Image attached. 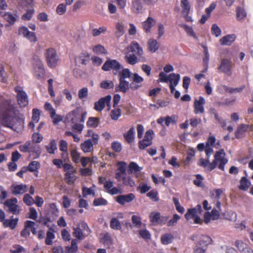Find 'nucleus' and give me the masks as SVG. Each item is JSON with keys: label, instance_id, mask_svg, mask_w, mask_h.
<instances>
[{"label": "nucleus", "instance_id": "nucleus-55", "mask_svg": "<svg viewBox=\"0 0 253 253\" xmlns=\"http://www.w3.org/2000/svg\"><path fill=\"white\" fill-rule=\"evenodd\" d=\"M181 27L184 29L187 34L190 36L193 37L195 39H197V37L194 33L193 28L186 24H183Z\"/></svg>", "mask_w": 253, "mask_h": 253}, {"label": "nucleus", "instance_id": "nucleus-47", "mask_svg": "<svg viewBox=\"0 0 253 253\" xmlns=\"http://www.w3.org/2000/svg\"><path fill=\"white\" fill-rule=\"evenodd\" d=\"M151 189V186L144 182H141L137 187V190L141 194H144Z\"/></svg>", "mask_w": 253, "mask_h": 253}, {"label": "nucleus", "instance_id": "nucleus-61", "mask_svg": "<svg viewBox=\"0 0 253 253\" xmlns=\"http://www.w3.org/2000/svg\"><path fill=\"white\" fill-rule=\"evenodd\" d=\"M123 184L125 185L129 186L130 187H133L135 186V183L132 178L129 176H125L122 181Z\"/></svg>", "mask_w": 253, "mask_h": 253}, {"label": "nucleus", "instance_id": "nucleus-12", "mask_svg": "<svg viewBox=\"0 0 253 253\" xmlns=\"http://www.w3.org/2000/svg\"><path fill=\"white\" fill-rule=\"evenodd\" d=\"M19 149L23 152H35L38 154L41 153L39 147L34 145L30 141H27L23 145H20Z\"/></svg>", "mask_w": 253, "mask_h": 253}, {"label": "nucleus", "instance_id": "nucleus-46", "mask_svg": "<svg viewBox=\"0 0 253 253\" xmlns=\"http://www.w3.org/2000/svg\"><path fill=\"white\" fill-rule=\"evenodd\" d=\"M83 196L84 197H86L88 195H92L93 197L95 196V187L92 186L90 188L84 187L82 189Z\"/></svg>", "mask_w": 253, "mask_h": 253}, {"label": "nucleus", "instance_id": "nucleus-48", "mask_svg": "<svg viewBox=\"0 0 253 253\" xmlns=\"http://www.w3.org/2000/svg\"><path fill=\"white\" fill-rule=\"evenodd\" d=\"M99 123V120L96 117H90L87 122V125L91 127H97Z\"/></svg>", "mask_w": 253, "mask_h": 253}, {"label": "nucleus", "instance_id": "nucleus-30", "mask_svg": "<svg viewBox=\"0 0 253 253\" xmlns=\"http://www.w3.org/2000/svg\"><path fill=\"white\" fill-rule=\"evenodd\" d=\"M130 48L131 52L136 53L138 56H141L143 53V49L140 46L138 42L133 41L130 44Z\"/></svg>", "mask_w": 253, "mask_h": 253}, {"label": "nucleus", "instance_id": "nucleus-51", "mask_svg": "<svg viewBox=\"0 0 253 253\" xmlns=\"http://www.w3.org/2000/svg\"><path fill=\"white\" fill-rule=\"evenodd\" d=\"M67 4L64 3H60L56 7V12L57 14L62 15L67 11Z\"/></svg>", "mask_w": 253, "mask_h": 253}, {"label": "nucleus", "instance_id": "nucleus-28", "mask_svg": "<svg viewBox=\"0 0 253 253\" xmlns=\"http://www.w3.org/2000/svg\"><path fill=\"white\" fill-rule=\"evenodd\" d=\"M212 242L211 238L208 235H202L201 236L199 241L197 245L205 248H208V246Z\"/></svg>", "mask_w": 253, "mask_h": 253}, {"label": "nucleus", "instance_id": "nucleus-7", "mask_svg": "<svg viewBox=\"0 0 253 253\" xmlns=\"http://www.w3.org/2000/svg\"><path fill=\"white\" fill-rule=\"evenodd\" d=\"M111 99L112 97L110 95L100 98L98 101L94 103V110L98 112H101L104 109L105 105H107L108 110H110Z\"/></svg>", "mask_w": 253, "mask_h": 253}, {"label": "nucleus", "instance_id": "nucleus-22", "mask_svg": "<svg viewBox=\"0 0 253 253\" xmlns=\"http://www.w3.org/2000/svg\"><path fill=\"white\" fill-rule=\"evenodd\" d=\"M156 20L151 16L147 17L142 23L143 28L146 33L151 32V28L156 24Z\"/></svg>", "mask_w": 253, "mask_h": 253}, {"label": "nucleus", "instance_id": "nucleus-24", "mask_svg": "<svg viewBox=\"0 0 253 253\" xmlns=\"http://www.w3.org/2000/svg\"><path fill=\"white\" fill-rule=\"evenodd\" d=\"M18 222V218H14L12 216L9 219H4L3 222V225L5 227H8L11 229H14L16 227Z\"/></svg>", "mask_w": 253, "mask_h": 253}, {"label": "nucleus", "instance_id": "nucleus-6", "mask_svg": "<svg viewBox=\"0 0 253 253\" xmlns=\"http://www.w3.org/2000/svg\"><path fill=\"white\" fill-rule=\"evenodd\" d=\"M213 147L219 149L220 145L219 141L216 142V139L214 136L210 135L207 140L205 146V152L206 156L208 158H210V157L213 152Z\"/></svg>", "mask_w": 253, "mask_h": 253}, {"label": "nucleus", "instance_id": "nucleus-27", "mask_svg": "<svg viewBox=\"0 0 253 253\" xmlns=\"http://www.w3.org/2000/svg\"><path fill=\"white\" fill-rule=\"evenodd\" d=\"M135 196L133 194H129L127 195H121L117 197V201L121 205H124L126 203L132 201Z\"/></svg>", "mask_w": 253, "mask_h": 253}, {"label": "nucleus", "instance_id": "nucleus-11", "mask_svg": "<svg viewBox=\"0 0 253 253\" xmlns=\"http://www.w3.org/2000/svg\"><path fill=\"white\" fill-rule=\"evenodd\" d=\"M35 60L34 63V75L39 79L42 78L44 75V70L42 61L39 58Z\"/></svg>", "mask_w": 253, "mask_h": 253}, {"label": "nucleus", "instance_id": "nucleus-25", "mask_svg": "<svg viewBox=\"0 0 253 253\" xmlns=\"http://www.w3.org/2000/svg\"><path fill=\"white\" fill-rule=\"evenodd\" d=\"M235 245L241 251V253H253V250L241 241H237Z\"/></svg>", "mask_w": 253, "mask_h": 253}, {"label": "nucleus", "instance_id": "nucleus-57", "mask_svg": "<svg viewBox=\"0 0 253 253\" xmlns=\"http://www.w3.org/2000/svg\"><path fill=\"white\" fill-rule=\"evenodd\" d=\"M125 59L127 63L131 65H134L137 62V58L134 54H127L125 56Z\"/></svg>", "mask_w": 253, "mask_h": 253}, {"label": "nucleus", "instance_id": "nucleus-35", "mask_svg": "<svg viewBox=\"0 0 253 253\" xmlns=\"http://www.w3.org/2000/svg\"><path fill=\"white\" fill-rule=\"evenodd\" d=\"M173 238L174 237L172 234L166 233L162 235L161 241L163 245H168L172 242Z\"/></svg>", "mask_w": 253, "mask_h": 253}, {"label": "nucleus", "instance_id": "nucleus-42", "mask_svg": "<svg viewBox=\"0 0 253 253\" xmlns=\"http://www.w3.org/2000/svg\"><path fill=\"white\" fill-rule=\"evenodd\" d=\"M107 31V28L105 26H102L99 28H93L91 30V35L93 37H97L102 34H104Z\"/></svg>", "mask_w": 253, "mask_h": 253}, {"label": "nucleus", "instance_id": "nucleus-1", "mask_svg": "<svg viewBox=\"0 0 253 253\" xmlns=\"http://www.w3.org/2000/svg\"><path fill=\"white\" fill-rule=\"evenodd\" d=\"M0 121L4 126L18 132L23 128V121L16 117L15 108L10 100H5L0 103Z\"/></svg>", "mask_w": 253, "mask_h": 253}, {"label": "nucleus", "instance_id": "nucleus-62", "mask_svg": "<svg viewBox=\"0 0 253 253\" xmlns=\"http://www.w3.org/2000/svg\"><path fill=\"white\" fill-rule=\"evenodd\" d=\"M223 251H224L225 253H238L237 251L234 248L227 246L220 247L219 249V253H223Z\"/></svg>", "mask_w": 253, "mask_h": 253}, {"label": "nucleus", "instance_id": "nucleus-43", "mask_svg": "<svg viewBox=\"0 0 253 253\" xmlns=\"http://www.w3.org/2000/svg\"><path fill=\"white\" fill-rule=\"evenodd\" d=\"M151 221L154 224H157L160 222L161 215L159 212H152L150 214Z\"/></svg>", "mask_w": 253, "mask_h": 253}, {"label": "nucleus", "instance_id": "nucleus-56", "mask_svg": "<svg viewBox=\"0 0 253 253\" xmlns=\"http://www.w3.org/2000/svg\"><path fill=\"white\" fill-rule=\"evenodd\" d=\"M237 18L238 20H242L247 16L246 11L241 7H238L236 10Z\"/></svg>", "mask_w": 253, "mask_h": 253}, {"label": "nucleus", "instance_id": "nucleus-23", "mask_svg": "<svg viewBox=\"0 0 253 253\" xmlns=\"http://www.w3.org/2000/svg\"><path fill=\"white\" fill-rule=\"evenodd\" d=\"M143 81V78L137 74H133L132 81L130 84V87L132 90H136L141 86V83Z\"/></svg>", "mask_w": 253, "mask_h": 253}, {"label": "nucleus", "instance_id": "nucleus-53", "mask_svg": "<svg viewBox=\"0 0 253 253\" xmlns=\"http://www.w3.org/2000/svg\"><path fill=\"white\" fill-rule=\"evenodd\" d=\"M211 33L215 37H218L221 34V30L216 24H213L211 27Z\"/></svg>", "mask_w": 253, "mask_h": 253}, {"label": "nucleus", "instance_id": "nucleus-49", "mask_svg": "<svg viewBox=\"0 0 253 253\" xmlns=\"http://www.w3.org/2000/svg\"><path fill=\"white\" fill-rule=\"evenodd\" d=\"M19 4L23 6L26 7H33L35 5L34 0H17Z\"/></svg>", "mask_w": 253, "mask_h": 253}, {"label": "nucleus", "instance_id": "nucleus-32", "mask_svg": "<svg viewBox=\"0 0 253 253\" xmlns=\"http://www.w3.org/2000/svg\"><path fill=\"white\" fill-rule=\"evenodd\" d=\"M159 44L157 41L153 39H150L148 41V50L152 52H155L159 48Z\"/></svg>", "mask_w": 253, "mask_h": 253}, {"label": "nucleus", "instance_id": "nucleus-15", "mask_svg": "<svg viewBox=\"0 0 253 253\" xmlns=\"http://www.w3.org/2000/svg\"><path fill=\"white\" fill-rule=\"evenodd\" d=\"M206 103L205 98L200 96L199 99H195L194 103V112L196 114L203 113L205 109L204 105Z\"/></svg>", "mask_w": 253, "mask_h": 253}, {"label": "nucleus", "instance_id": "nucleus-60", "mask_svg": "<svg viewBox=\"0 0 253 253\" xmlns=\"http://www.w3.org/2000/svg\"><path fill=\"white\" fill-rule=\"evenodd\" d=\"M71 156L72 159V160L74 162L76 163H78L81 159H80V153H79L76 150L72 149L71 151Z\"/></svg>", "mask_w": 253, "mask_h": 253}, {"label": "nucleus", "instance_id": "nucleus-33", "mask_svg": "<svg viewBox=\"0 0 253 253\" xmlns=\"http://www.w3.org/2000/svg\"><path fill=\"white\" fill-rule=\"evenodd\" d=\"M27 186L24 184L17 185L13 186L12 193L15 195L22 194L26 191Z\"/></svg>", "mask_w": 253, "mask_h": 253}, {"label": "nucleus", "instance_id": "nucleus-37", "mask_svg": "<svg viewBox=\"0 0 253 253\" xmlns=\"http://www.w3.org/2000/svg\"><path fill=\"white\" fill-rule=\"evenodd\" d=\"M120 83L119 84V90L123 92H126L129 88V85L130 84L128 82L126 81L125 80L122 79H119Z\"/></svg>", "mask_w": 253, "mask_h": 253}, {"label": "nucleus", "instance_id": "nucleus-36", "mask_svg": "<svg viewBox=\"0 0 253 253\" xmlns=\"http://www.w3.org/2000/svg\"><path fill=\"white\" fill-rule=\"evenodd\" d=\"M47 151L50 154H54L55 150H57V145L54 139L50 140L49 143L45 146Z\"/></svg>", "mask_w": 253, "mask_h": 253}, {"label": "nucleus", "instance_id": "nucleus-38", "mask_svg": "<svg viewBox=\"0 0 253 253\" xmlns=\"http://www.w3.org/2000/svg\"><path fill=\"white\" fill-rule=\"evenodd\" d=\"M78 243L76 239H73L71 241V246L67 247L66 249V253H76L78 250Z\"/></svg>", "mask_w": 253, "mask_h": 253}, {"label": "nucleus", "instance_id": "nucleus-64", "mask_svg": "<svg viewBox=\"0 0 253 253\" xmlns=\"http://www.w3.org/2000/svg\"><path fill=\"white\" fill-rule=\"evenodd\" d=\"M34 13L35 10L33 8L29 9L22 15L21 18L24 20H29L32 18Z\"/></svg>", "mask_w": 253, "mask_h": 253}, {"label": "nucleus", "instance_id": "nucleus-50", "mask_svg": "<svg viewBox=\"0 0 253 253\" xmlns=\"http://www.w3.org/2000/svg\"><path fill=\"white\" fill-rule=\"evenodd\" d=\"M181 6L184 14H187L190 10V6L188 0H181Z\"/></svg>", "mask_w": 253, "mask_h": 253}, {"label": "nucleus", "instance_id": "nucleus-9", "mask_svg": "<svg viewBox=\"0 0 253 253\" xmlns=\"http://www.w3.org/2000/svg\"><path fill=\"white\" fill-rule=\"evenodd\" d=\"M18 34L27 39L31 42L35 43L37 41L35 33L30 32L26 26H21L19 28Z\"/></svg>", "mask_w": 253, "mask_h": 253}, {"label": "nucleus", "instance_id": "nucleus-21", "mask_svg": "<svg viewBox=\"0 0 253 253\" xmlns=\"http://www.w3.org/2000/svg\"><path fill=\"white\" fill-rule=\"evenodd\" d=\"M130 5L131 10L134 13H142L143 7L141 0H131Z\"/></svg>", "mask_w": 253, "mask_h": 253}, {"label": "nucleus", "instance_id": "nucleus-5", "mask_svg": "<svg viewBox=\"0 0 253 253\" xmlns=\"http://www.w3.org/2000/svg\"><path fill=\"white\" fill-rule=\"evenodd\" d=\"M18 104L21 107H25L28 104V97L23 87L17 86L14 88Z\"/></svg>", "mask_w": 253, "mask_h": 253}, {"label": "nucleus", "instance_id": "nucleus-41", "mask_svg": "<svg viewBox=\"0 0 253 253\" xmlns=\"http://www.w3.org/2000/svg\"><path fill=\"white\" fill-rule=\"evenodd\" d=\"M125 33L124 24L121 22H117L116 24L115 34L118 37L122 36Z\"/></svg>", "mask_w": 253, "mask_h": 253}, {"label": "nucleus", "instance_id": "nucleus-26", "mask_svg": "<svg viewBox=\"0 0 253 253\" xmlns=\"http://www.w3.org/2000/svg\"><path fill=\"white\" fill-rule=\"evenodd\" d=\"M198 165L205 168V170L208 171H211L213 169L212 168V163H210V158L207 157L206 159H201Z\"/></svg>", "mask_w": 253, "mask_h": 253}, {"label": "nucleus", "instance_id": "nucleus-29", "mask_svg": "<svg viewBox=\"0 0 253 253\" xmlns=\"http://www.w3.org/2000/svg\"><path fill=\"white\" fill-rule=\"evenodd\" d=\"M94 144L91 142L90 139H88L81 144V149L84 153H88L93 150Z\"/></svg>", "mask_w": 253, "mask_h": 253}, {"label": "nucleus", "instance_id": "nucleus-63", "mask_svg": "<svg viewBox=\"0 0 253 253\" xmlns=\"http://www.w3.org/2000/svg\"><path fill=\"white\" fill-rule=\"evenodd\" d=\"M132 222L136 227H140L142 225V222L140 217L138 215H133L132 216Z\"/></svg>", "mask_w": 253, "mask_h": 253}, {"label": "nucleus", "instance_id": "nucleus-45", "mask_svg": "<svg viewBox=\"0 0 253 253\" xmlns=\"http://www.w3.org/2000/svg\"><path fill=\"white\" fill-rule=\"evenodd\" d=\"M93 52L97 54H106L107 50L105 47L101 44H97L92 47Z\"/></svg>", "mask_w": 253, "mask_h": 253}, {"label": "nucleus", "instance_id": "nucleus-10", "mask_svg": "<svg viewBox=\"0 0 253 253\" xmlns=\"http://www.w3.org/2000/svg\"><path fill=\"white\" fill-rule=\"evenodd\" d=\"M0 16L8 22V24L5 25L6 27L9 25H13L19 19V15L16 13H12L10 12H0Z\"/></svg>", "mask_w": 253, "mask_h": 253}, {"label": "nucleus", "instance_id": "nucleus-4", "mask_svg": "<svg viewBox=\"0 0 253 253\" xmlns=\"http://www.w3.org/2000/svg\"><path fill=\"white\" fill-rule=\"evenodd\" d=\"M44 55L49 67L54 68L57 65L59 59L56 50L54 48L47 49Z\"/></svg>", "mask_w": 253, "mask_h": 253}, {"label": "nucleus", "instance_id": "nucleus-58", "mask_svg": "<svg viewBox=\"0 0 253 253\" xmlns=\"http://www.w3.org/2000/svg\"><path fill=\"white\" fill-rule=\"evenodd\" d=\"M40 166V164L38 162L33 161L29 164L28 168L30 171L35 172L38 171Z\"/></svg>", "mask_w": 253, "mask_h": 253}, {"label": "nucleus", "instance_id": "nucleus-17", "mask_svg": "<svg viewBox=\"0 0 253 253\" xmlns=\"http://www.w3.org/2000/svg\"><path fill=\"white\" fill-rule=\"evenodd\" d=\"M180 79L179 74L171 73L169 75V88L171 93H173L175 90V87L178 84Z\"/></svg>", "mask_w": 253, "mask_h": 253}, {"label": "nucleus", "instance_id": "nucleus-34", "mask_svg": "<svg viewBox=\"0 0 253 253\" xmlns=\"http://www.w3.org/2000/svg\"><path fill=\"white\" fill-rule=\"evenodd\" d=\"M135 129L134 127L130 128L128 131L124 134L126 140L129 143L132 142L134 139Z\"/></svg>", "mask_w": 253, "mask_h": 253}, {"label": "nucleus", "instance_id": "nucleus-59", "mask_svg": "<svg viewBox=\"0 0 253 253\" xmlns=\"http://www.w3.org/2000/svg\"><path fill=\"white\" fill-rule=\"evenodd\" d=\"M74 173V172H66L65 179L68 184H73L75 181L77 177L73 174Z\"/></svg>", "mask_w": 253, "mask_h": 253}, {"label": "nucleus", "instance_id": "nucleus-2", "mask_svg": "<svg viewBox=\"0 0 253 253\" xmlns=\"http://www.w3.org/2000/svg\"><path fill=\"white\" fill-rule=\"evenodd\" d=\"M212 163V168L217 167L218 169L224 171L225 165L228 163V159L225 158V153L223 149L216 151Z\"/></svg>", "mask_w": 253, "mask_h": 253}, {"label": "nucleus", "instance_id": "nucleus-8", "mask_svg": "<svg viewBox=\"0 0 253 253\" xmlns=\"http://www.w3.org/2000/svg\"><path fill=\"white\" fill-rule=\"evenodd\" d=\"M121 67V65L118 61L116 60L109 59L104 63L102 67V69L104 71L113 70L114 74H117Z\"/></svg>", "mask_w": 253, "mask_h": 253}, {"label": "nucleus", "instance_id": "nucleus-16", "mask_svg": "<svg viewBox=\"0 0 253 253\" xmlns=\"http://www.w3.org/2000/svg\"><path fill=\"white\" fill-rule=\"evenodd\" d=\"M17 203V200L16 198H12L6 200L4 203V205L8 208L10 212L13 214H17L19 212Z\"/></svg>", "mask_w": 253, "mask_h": 253}, {"label": "nucleus", "instance_id": "nucleus-3", "mask_svg": "<svg viewBox=\"0 0 253 253\" xmlns=\"http://www.w3.org/2000/svg\"><path fill=\"white\" fill-rule=\"evenodd\" d=\"M202 211L201 206L198 205L194 208L188 209L185 217L187 220L193 219L195 223L200 224L202 222V219L200 217Z\"/></svg>", "mask_w": 253, "mask_h": 253}, {"label": "nucleus", "instance_id": "nucleus-39", "mask_svg": "<svg viewBox=\"0 0 253 253\" xmlns=\"http://www.w3.org/2000/svg\"><path fill=\"white\" fill-rule=\"evenodd\" d=\"M121 110L117 107H114V109L110 112V117L113 120H118L121 116Z\"/></svg>", "mask_w": 253, "mask_h": 253}, {"label": "nucleus", "instance_id": "nucleus-14", "mask_svg": "<svg viewBox=\"0 0 253 253\" xmlns=\"http://www.w3.org/2000/svg\"><path fill=\"white\" fill-rule=\"evenodd\" d=\"M142 168L139 167L136 163L132 162L128 166V172L130 174H133L136 178H141L142 173L141 171Z\"/></svg>", "mask_w": 253, "mask_h": 253}, {"label": "nucleus", "instance_id": "nucleus-40", "mask_svg": "<svg viewBox=\"0 0 253 253\" xmlns=\"http://www.w3.org/2000/svg\"><path fill=\"white\" fill-rule=\"evenodd\" d=\"M195 152L193 148H190L187 150V156L185 160L184 161V164L185 165H188L191 162L193 158L195 156Z\"/></svg>", "mask_w": 253, "mask_h": 253}, {"label": "nucleus", "instance_id": "nucleus-20", "mask_svg": "<svg viewBox=\"0 0 253 253\" xmlns=\"http://www.w3.org/2000/svg\"><path fill=\"white\" fill-rule=\"evenodd\" d=\"M236 39V36L235 34H228L220 38L219 42L222 46H229L235 42Z\"/></svg>", "mask_w": 253, "mask_h": 253}, {"label": "nucleus", "instance_id": "nucleus-18", "mask_svg": "<svg viewBox=\"0 0 253 253\" xmlns=\"http://www.w3.org/2000/svg\"><path fill=\"white\" fill-rule=\"evenodd\" d=\"M253 130V125L242 124L237 128L236 131V136L239 138L243 137L245 132Z\"/></svg>", "mask_w": 253, "mask_h": 253}, {"label": "nucleus", "instance_id": "nucleus-54", "mask_svg": "<svg viewBox=\"0 0 253 253\" xmlns=\"http://www.w3.org/2000/svg\"><path fill=\"white\" fill-rule=\"evenodd\" d=\"M73 235L78 239L82 240L84 239V236L81 229L79 227L74 228Z\"/></svg>", "mask_w": 253, "mask_h": 253}, {"label": "nucleus", "instance_id": "nucleus-44", "mask_svg": "<svg viewBox=\"0 0 253 253\" xmlns=\"http://www.w3.org/2000/svg\"><path fill=\"white\" fill-rule=\"evenodd\" d=\"M204 48V57L203 58V62L205 65V70L207 71L208 70V63L210 59V54L208 52V47L205 45H202Z\"/></svg>", "mask_w": 253, "mask_h": 253}, {"label": "nucleus", "instance_id": "nucleus-31", "mask_svg": "<svg viewBox=\"0 0 253 253\" xmlns=\"http://www.w3.org/2000/svg\"><path fill=\"white\" fill-rule=\"evenodd\" d=\"M251 185V181L246 176L242 177L240 180L239 189L243 191H247Z\"/></svg>", "mask_w": 253, "mask_h": 253}, {"label": "nucleus", "instance_id": "nucleus-13", "mask_svg": "<svg viewBox=\"0 0 253 253\" xmlns=\"http://www.w3.org/2000/svg\"><path fill=\"white\" fill-rule=\"evenodd\" d=\"M232 61L230 59H223L221 60L218 70L226 75L230 76L232 74L231 71Z\"/></svg>", "mask_w": 253, "mask_h": 253}, {"label": "nucleus", "instance_id": "nucleus-19", "mask_svg": "<svg viewBox=\"0 0 253 253\" xmlns=\"http://www.w3.org/2000/svg\"><path fill=\"white\" fill-rule=\"evenodd\" d=\"M80 117L81 115L79 110L78 109L74 110L66 116V122L67 123H71L72 124L80 122Z\"/></svg>", "mask_w": 253, "mask_h": 253}, {"label": "nucleus", "instance_id": "nucleus-52", "mask_svg": "<svg viewBox=\"0 0 253 253\" xmlns=\"http://www.w3.org/2000/svg\"><path fill=\"white\" fill-rule=\"evenodd\" d=\"M110 227L115 230H120L122 226L120 222L117 218H113L110 222Z\"/></svg>", "mask_w": 253, "mask_h": 253}]
</instances>
